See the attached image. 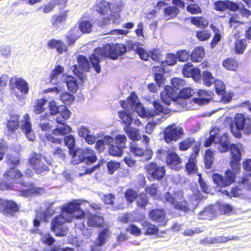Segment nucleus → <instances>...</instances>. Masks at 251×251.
<instances>
[{
	"mask_svg": "<svg viewBox=\"0 0 251 251\" xmlns=\"http://www.w3.org/2000/svg\"><path fill=\"white\" fill-rule=\"evenodd\" d=\"M79 29L84 33H89L92 31L93 24L89 20L81 21L79 23Z\"/></svg>",
	"mask_w": 251,
	"mask_h": 251,
	"instance_id": "3c124183",
	"label": "nucleus"
},
{
	"mask_svg": "<svg viewBox=\"0 0 251 251\" xmlns=\"http://www.w3.org/2000/svg\"><path fill=\"white\" fill-rule=\"evenodd\" d=\"M195 142L193 138H187L180 141L178 144V148L181 151L189 149Z\"/></svg>",
	"mask_w": 251,
	"mask_h": 251,
	"instance_id": "603ef678",
	"label": "nucleus"
},
{
	"mask_svg": "<svg viewBox=\"0 0 251 251\" xmlns=\"http://www.w3.org/2000/svg\"><path fill=\"white\" fill-rule=\"evenodd\" d=\"M171 83L172 86L177 91L185 85V81L180 78L174 77L171 79Z\"/></svg>",
	"mask_w": 251,
	"mask_h": 251,
	"instance_id": "0e129e2a",
	"label": "nucleus"
},
{
	"mask_svg": "<svg viewBox=\"0 0 251 251\" xmlns=\"http://www.w3.org/2000/svg\"><path fill=\"white\" fill-rule=\"evenodd\" d=\"M65 82L70 91L75 92L78 87L77 82L75 78L71 75H67Z\"/></svg>",
	"mask_w": 251,
	"mask_h": 251,
	"instance_id": "8fccbe9b",
	"label": "nucleus"
},
{
	"mask_svg": "<svg viewBox=\"0 0 251 251\" xmlns=\"http://www.w3.org/2000/svg\"><path fill=\"white\" fill-rule=\"evenodd\" d=\"M110 230L108 228H104L100 230L97 236L96 241L91 248V251H100L98 247L102 246L106 243L110 236Z\"/></svg>",
	"mask_w": 251,
	"mask_h": 251,
	"instance_id": "2eb2a0df",
	"label": "nucleus"
},
{
	"mask_svg": "<svg viewBox=\"0 0 251 251\" xmlns=\"http://www.w3.org/2000/svg\"><path fill=\"white\" fill-rule=\"evenodd\" d=\"M211 36V32L208 30H200L196 32V37L200 41H207Z\"/></svg>",
	"mask_w": 251,
	"mask_h": 251,
	"instance_id": "680f3d73",
	"label": "nucleus"
},
{
	"mask_svg": "<svg viewBox=\"0 0 251 251\" xmlns=\"http://www.w3.org/2000/svg\"><path fill=\"white\" fill-rule=\"evenodd\" d=\"M203 83L207 87H210L214 82V77L212 73L208 71H204L201 74Z\"/></svg>",
	"mask_w": 251,
	"mask_h": 251,
	"instance_id": "de8ad7c7",
	"label": "nucleus"
},
{
	"mask_svg": "<svg viewBox=\"0 0 251 251\" xmlns=\"http://www.w3.org/2000/svg\"><path fill=\"white\" fill-rule=\"evenodd\" d=\"M136 204L138 207L145 210L146 206L149 204V198L147 194L144 192L138 194L136 200Z\"/></svg>",
	"mask_w": 251,
	"mask_h": 251,
	"instance_id": "f704fd0d",
	"label": "nucleus"
},
{
	"mask_svg": "<svg viewBox=\"0 0 251 251\" xmlns=\"http://www.w3.org/2000/svg\"><path fill=\"white\" fill-rule=\"evenodd\" d=\"M104 219L100 215L89 214L87 219V226L91 227L101 228L103 226Z\"/></svg>",
	"mask_w": 251,
	"mask_h": 251,
	"instance_id": "aec40b11",
	"label": "nucleus"
},
{
	"mask_svg": "<svg viewBox=\"0 0 251 251\" xmlns=\"http://www.w3.org/2000/svg\"><path fill=\"white\" fill-rule=\"evenodd\" d=\"M39 234L41 236V240L43 243L48 246H51L54 243L55 240L50 232L44 233L40 231Z\"/></svg>",
	"mask_w": 251,
	"mask_h": 251,
	"instance_id": "09e8293b",
	"label": "nucleus"
},
{
	"mask_svg": "<svg viewBox=\"0 0 251 251\" xmlns=\"http://www.w3.org/2000/svg\"><path fill=\"white\" fill-rule=\"evenodd\" d=\"M41 158V155L37 153L33 152L31 154L30 157L29 158L28 163L33 170H40L39 168L37 167V165L42 162Z\"/></svg>",
	"mask_w": 251,
	"mask_h": 251,
	"instance_id": "4c0bfd02",
	"label": "nucleus"
},
{
	"mask_svg": "<svg viewBox=\"0 0 251 251\" xmlns=\"http://www.w3.org/2000/svg\"><path fill=\"white\" fill-rule=\"evenodd\" d=\"M210 27L213 31L214 34L210 42V47L211 48H214L221 41L222 36L220 29L213 24L210 25Z\"/></svg>",
	"mask_w": 251,
	"mask_h": 251,
	"instance_id": "e433bc0d",
	"label": "nucleus"
},
{
	"mask_svg": "<svg viewBox=\"0 0 251 251\" xmlns=\"http://www.w3.org/2000/svg\"><path fill=\"white\" fill-rule=\"evenodd\" d=\"M197 160L196 155L191 153L187 162L185 164V171L188 175L198 174V167L197 165Z\"/></svg>",
	"mask_w": 251,
	"mask_h": 251,
	"instance_id": "b1692460",
	"label": "nucleus"
},
{
	"mask_svg": "<svg viewBox=\"0 0 251 251\" xmlns=\"http://www.w3.org/2000/svg\"><path fill=\"white\" fill-rule=\"evenodd\" d=\"M150 218L153 221L164 226L167 223L166 212L163 208H154L150 211L149 213Z\"/></svg>",
	"mask_w": 251,
	"mask_h": 251,
	"instance_id": "f3484780",
	"label": "nucleus"
},
{
	"mask_svg": "<svg viewBox=\"0 0 251 251\" xmlns=\"http://www.w3.org/2000/svg\"><path fill=\"white\" fill-rule=\"evenodd\" d=\"M134 107L135 108V110L139 116L143 118H151L150 109L146 110L141 103H138L137 104L134 106Z\"/></svg>",
	"mask_w": 251,
	"mask_h": 251,
	"instance_id": "49530a36",
	"label": "nucleus"
},
{
	"mask_svg": "<svg viewBox=\"0 0 251 251\" xmlns=\"http://www.w3.org/2000/svg\"><path fill=\"white\" fill-rule=\"evenodd\" d=\"M189 19L191 23L199 28H204L209 25L208 21L203 16H191Z\"/></svg>",
	"mask_w": 251,
	"mask_h": 251,
	"instance_id": "7c9ffc66",
	"label": "nucleus"
},
{
	"mask_svg": "<svg viewBox=\"0 0 251 251\" xmlns=\"http://www.w3.org/2000/svg\"><path fill=\"white\" fill-rule=\"evenodd\" d=\"M141 225L143 229L145 230L144 234L146 235L157 234L159 232L158 227L148 221H144Z\"/></svg>",
	"mask_w": 251,
	"mask_h": 251,
	"instance_id": "473e14b6",
	"label": "nucleus"
},
{
	"mask_svg": "<svg viewBox=\"0 0 251 251\" xmlns=\"http://www.w3.org/2000/svg\"><path fill=\"white\" fill-rule=\"evenodd\" d=\"M126 51V46L122 43H107L102 47H98L94 50L93 53L89 57L92 67L97 73L101 71L100 57L109 58L116 60L119 55H122Z\"/></svg>",
	"mask_w": 251,
	"mask_h": 251,
	"instance_id": "f03ea898",
	"label": "nucleus"
},
{
	"mask_svg": "<svg viewBox=\"0 0 251 251\" xmlns=\"http://www.w3.org/2000/svg\"><path fill=\"white\" fill-rule=\"evenodd\" d=\"M129 151L133 155L141 157L144 156L145 153L147 154L146 159L147 160L151 158L153 152L151 150H148L145 151L142 148L139 147L138 145L134 142H131L129 145Z\"/></svg>",
	"mask_w": 251,
	"mask_h": 251,
	"instance_id": "a211bd4d",
	"label": "nucleus"
},
{
	"mask_svg": "<svg viewBox=\"0 0 251 251\" xmlns=\"http://www.w3.org/2000/svg\"><path fill=\"white\" fill-rule=\"evenodd\" d=\"M247 46L246 39H237L234 43V49L237 54L244 52Z\"/></svg>",
	"mask_w": 251,
	"mask_h": 251,
	"instance_id": "58836bf2",
	"label": "nucleus"
},
{
	"mask_svg": "<svg viewBox=\"0 0 251 251\" xmlns=\"http://www.w3.org/2000/svg\"><path fill=\"white\" fill-rule=\"evenodd\" d=\"M81 203L78 200H74L63 205L61 207L62 213L73 214L78 211L79 214L75 215L77 219H81L85 217L84 211L80 209Z\"/></svg>",
	"mask_w": 251,
	"mask_h": 251,
	"instance_id": "1a4fd4ad",
	"label": "nucleus"
},
{
	"mask_svg": "<svg viewBox=\"0 0 251 251\" xmlns=\"http://www.w3.org/2000/svg\"><path fill=\"white\" fill-rule=\"evenodd\" d=\"M85 152L84 149L77 148L69 152L72 156V163L74 165H77L83 162L86 160V156L84 155Z\"/></svg>",
	"mask_w": 251,
	"mask_h": 251,
	"instance_id": "412c9836",
	"label": "nucleus"
},
{
	"mask_svg": "<svg viewBox=\"0 0 251 251\" xmlns=\"http://www.w3.org/2000/svg\"><path fill=\"white\" fill-rule=\"evenodd\" d=\"M186 10L191 14H199L202 13L201 8L197 3H189L186 6Z\"/></svg>",
	"mask_w": 251,
	"mask_h": 251,
	"instance_id": "774afa93",
	"label": "nucleus"
},
{
	"mask_svg": "<svg viewBox=\"0 0 251 251\" xmlns=\"http://www.w3.org/2000/svg\"><path fill=\"white\" fill-rule=\"evenodd\" d=\"M153 105L154 109H150L151 118L159 115L161 113L164 114H168L171 111L170 109L167 107H164L159 101L155 100L153 101Z\"/></svg>",
	"mask_w": 251,
	"mask_h": 251,
	"instance_id": "cd10ccee",
	"label": "nucleus"
},
{
	"mask_svg": "<svg viewBox=\"0 0 251 251\" xmlns=\"http://www.w3.org/2000/svg\"><path fill=\"white\" fill-rule=\"evenodd\" d=\"M21 130L25 134L28 140L34 141L35 136L30 137V134L32 131V125L30 121L29 116L28 114H25L24 116V120L22 121L21 126Z\"/></svg>",
	"mask_w": 251,
	"mask_h": 251,
	"instance_id": "a878e982",
	"label": "nucleus"
},
{
	"mask_svg": "<svg viewBox=\"0 0 251 251\" xmlns=\"http://www.w3.org/2000/svg\"><path fill=\"white\" fill-rule=\"evenodd\" d=\"M224 68L228 71H236L239 68V63L235 58L228 57L222 62Z\"/></svg>",
	"mask_w": 251,
	"mask_h": 251,
	"instance_id": "c756f323",
	"label": "nucleus"
},
{
	"mask_svg": "<svg viewBox=\"0 0 251 251\" xmlns=\"http://www.w3.org/2000/svg\"><path fill=\"white\" fill-rule=\"evenodd\" d=\"M145 169L149 179L157 180L162 179L165 176L166 172L164 166L160 165L154 161L147 164Z\"/></svg>",
	"mask_w": 251,
	"mask_h": 251,
	"instance_id": "39448f33",
	"label": "nucleus"
},
{
	"mask_svg": "<svg viewBox=\"0 0 251 251\" xmlns=\"http://www.w3.org/2000/svg\"><path fill=\"white\" fill-rule=\"evenodd\" d=\"M78 65L84 72L90 71V64L87 58L83 55H79L77 57Z\"/></svg>",
	"mask_w": 251,
	"mask_h": 251,
	"instance_id": "a18cd8bd",
	"label": "nucleus"
},
{
	"mask_svg": "<svg viewBox=\"0 0 251 251\" xmlns=\"http://www.w3.org/2000/svg\"><path fill=\"white\" fill-rule=\"evenodd\" d=\"M84 150L85 152L84 155L86 156V159L87 160V163H88V162L94 163L97 161V156L95 151L92 149L89 148H86L84 149Z\"/></svg>",
	"mask_w": 251,
	"mask_h": 251,
	"instance_id": "e2e57ef3",
	"label": "nucleus"
},
{
	"mask_svg": "<svg viewBox=\"0 0 251 251\" xmlns=\"http://www.w3.org/2000/svg\"><path fill=\"white\" fill-rule=\"evenodd\" d=\"M177 91L170 85H166L164 90L160 94L162 101L167 105L171 104V101H175L177 100Z\"/></svg>",
	"mask_w": 251,
	"mask_h": 251,
	"instance_id": "4468645a",
	"label": "nucleus"
},
{
	"mask_svg": "<svg viewBox=\"0 0 251 251\" xmlns=\"http://www.w3.org/2000/svg\"><path fill=\"white\" fill-rule=\"evenodd\" d=\"M238 237L237 236H231V237H226L224 236H217L215 237H212V244H219V243H225L229 240H237Z\"/></svg>",
	"mask_w": 251,
	"mask_h": 251,
	"instance_id": "13d9d810",
	"label": "nucleus"
},
{
	"mask_svg": "<svg viewBox=\"0 0 251 251\" xmlns=\"http://www.w3.org/2000/svg\"><path fill=\"white\" fill-rule=\"evenodd\" d=\"M234 122L237 129L243 130L246 135L251 134V120L246 118L244 114L237 113L234 119Z\"/></svg>",
	"mask_w": 251,
	"mask_h": 251,
	"instance_id": "9d476101",
	"label": "nucleus"
},
{
	"mask_svg": "<svg viewBox=\"0 0 251 251\" xmlns=\"http://www.w3.org/2000/svg\"><path fill=\"white\" fill-rule=\"evenodd\" d=\"M71 116L70 111L65 106H64L61 110L60 115L56 118V121L58 124H64L66 120Z\"/></svg>",
	"mask_w": 251,
	"mask_h": 251,
	"instance_id": "a19ab883",
	"label": "nucleus"
},
{
	"mask_svg": "<svg viewBox=\"0 0 251 251\" xmlns=\"http://www.w3.org/2000/svg\"><path fill=\"white\" fill-rule=\"evenodd\" d=\"M68 10L64 11L63 12L53 15L50 19V23L52 27L57 29L60 25L66 22L68 18Z\"/></svg>",
	"mask_w": 251,
	"mask_h": 251,
	"instance_id": "6ab92c4d",
	"label": "nucleus"
},
{
	"mask_svg": "<svg viewBox=\"0 0 251 251\" xmlns=\"http://www.w3.org/2000/svg\"><path fill=\"white\" fill-rule=\"evenodd\" d=\"M4 186L7 189H12L13 184L23 176L22 172L17 167H9L3 175Z\"/></svg>",
	"mask_w": 251,
	"mask_h": 251,
	"instance_id": "0eeeda50",
	"label": "nucleus"
},
{
	"mask_svg": "<svg viewBox=\"0 0 251 251\" xmlns=\"http://www.w3.org/2000/svg\"><path fill=\"white\" fill-rule=\"evenodd\" d=\"M5 161L8 165H12V167H17L20 165L21 160L18 156L8 153Z\"/></svg>",
	"mask_w": 251,
	"mask_h": 251,
	"instance_id": "4d7b16f0",
	"label": "nucleus"
},
{
	"mask_svg": "<svg viewBox=\"0 0 251 251\" xmlns=\"http://www.w3.org/2000/svg\"><path fill=\"white\" fill-rule=\"evenodd\" d=\"M218 150L221 152H226L228 150L230 153L229 165L231 169H227L225 173V176L215 173L212 176L214 183L217 187L224 188L230 186L235 182L236 175L240 172V161L242 154L240 150L235 144L229 145L226 142L220 141Z\"/></svg>",
	"mask_w": 251,
	"mask_h": 251,
	"instance_id": "f257e3e1",
	"label": "nucleus"
},
{
	"mask_svg": "<svg viewBox=\"0 0 251 251\" xmlns=\"http://www.w3.org/2000/svg\"><path fill=\"white\" fill-rule=\"evenodd\" d=\"M124 130L129 139L134 141H139L141 139L139 130L136 127H131L128 126H125L124 127Z\"/></svg>",
	"mask_w": 251,
	"mask_h": 251,
	"instance_id": "bb28decb",
	"label": "nucleus"
},
{
	"mask_svg": "<svg viewBox=\"0 0 251 251\" xmlns=\"http://www.w3.org/2000/svg\"><path fill=\"white\" fill-rule=\"evenodd\" d=\"M124 197L128 204H132L137 199V192L133 189L127 188L124 192Z\"/></svg>",
	"mask_w": 251,
	"mask_h": 251,
	"instance_id": "79ce46f5",
	"label": "nucleus"
},
{
	"mask_svg": "<svg viewBox=\"0 0 251 251\" xmlns=\"http://www.w3.org/2000/svg\"><path fill=\"white\" fill-rule=\"evenodd\" d=\"M183 134V128L173 123L165 128L163 133V139L167 144H171L179 139Z\"/></svg>",
	"mask_w": 251,
	"mask_h": 251,
	"instance_id": "423d86ee",
	"label": "nucleus"
},
{
	"mask_svg": "<svg viewBox=\"0 0 251 251\" xmlns=\"http://www.w3.org/2000/svg\"><path fill=\"white\" fill-rule=\"evenodd\" d=\"M214 6L216 11L221 12L226 9L235 12L239 9V6L236 2L228 0L216 1L214 2Z\"/></svg>",
	"mask_w": 251,
	"mask_h": 251,
	"instance_id": "dca6fc26",
	"label": "nucleus"
},
{
	"mask_svg": "<svg viewBox=\"0 0 251 251\" xmlns=\"http://www.w3.org/2000/svg\"><path fill=\"white\" fill-rule=\"evenodd\" d=\"M179 13V9L175 6H169L164 9V16L168 19L176 17Z\"/></svg>",
	"mask_w": 251,
	"mask_h": 251,
	"instance_id": "ea45409f",
	"label": "nucleus"
},
{
	"mask_svg": "<svg viewBox=\"0 0 251 251\" xmlns=\"http://www.w3.org/2000/svg\"><path fill=\"white\" fill-rule=\"evenodd\" d=\"M217 208L220 214L223 215H228L233 211V207L228 204L219 203Z\"/></svg>",
	"mask_w": 251,
	"mask_h": 251,
	"instance_id": "338daca9",
	"label": "nucleus"
},
{
	"mask_svg": "<svg viewBox=\"0 0 251 251\" xmlns=\"http://www.w3.org/2000/svg\"><path fill=\"white\" fill-rule=\"evenodd\" d=\"M63 126L62 127H57L54 128L52 130V133L53 135L56 136L62 135L64 136L67 134L70 133L72 131V128L71 126L68 125H66V123L64 124H61Z\"/></svg>",
	"mask_w": 251,
	"mask_h": 251,
	"instance_id": "c03bdc74",
	"label": "nucleus"
},
{
	"mask_svg": "<svg viewBox=\"0 0 251 251\" xmlns=\"http://www.w3.org/2000/svg\"><path fill=\"white\" fill-rule=\"evenodd\" d=\"M115 1L116 0H96L94 10L101 16L121 12L124 7L122 1L116 2Z\"/></svg>",
	"mask_w": 251,
	"mask_h": 251,
	"instance_id": "7ed1b4c3",
	"label": "nucleus"
},
{
	"mask_svg": "<svg viewBox=\"0 0 251 251\" xmlns=\"http://www.w3.org/2000/svg\"><path fill=\"white\" fill-rule=\"evenodd\" d=\"M108 153L114 156H121L123 153V148L116 144L115 145L111 143L109 145Z\"/></svg>",
	"mask_w": 251,
	"mask_h": 251,
	"instance_id": "864d4df0",
	"label": "nucleus"
},
{
	"mask_svg": "<svg viewBox=\"0 0 251 251\" xmlns=\"http://www.w3.org/2000/svg\"><path fill=\"white\" fill-rule=\"evenodd\" d=\"M10 118L7 121L6 127L9 132L13 133L19 127L20 116L15 113H10Z\"/></svg>",
	"mask_w": 251,
	"mask_h": 251,
	"instance_id": "4be33fe9",
	"label": "nucleus"
},
{
	"mask_svg": "<svg viewBox=\"0 0 251 251\" xmlns=\"http://www.w3.org/2000/svg\"><path fill=\"white\" fill-rule=\"evenodd\" d=\"M176 58L179 62H186L190 57V52L186 50H178L176 52Z\"/></svg>",
	"mask_w": 251,
	"mask_h": 251,
	"instance_id": "bf43d9fd",
	"label": "nucleus"
},
{
	"mask_svg": "<svg viewBox=\"0 0 251 251\" xmlns=\"http://www.w3.org/2000/svg\"><path fill=\"white\" fill-rule=\"evenodd\" d=\"M119 117L122 120L125 126H130L132 122V118L129 113H127L124 110H121L118 112Z\"/></svg>",
	"mask_w": 251,
	"mask_h": 251,
	"instance_id": "6e6d98bb",
	"label": "nucleus"
},
{
	"mask_svg": "<svg viewBox=\"0 0 251 251\" xmlns=\"http://www.w3.org/2000/svg\"><path fill=\"white\" fill-rule=\"evenodd\" d=\"M47 46L50 49H55L59 54L68 50L67 46L61 40L50 39L48 42Z\"/></svg>",
	"mask_w": 251,
	"mask_h": 251,
	"instance_id": "393cba45",
	"label": "nucleus"
},
{
	"mask_svg": "<svg viewBox=\"0 0 251 251\" xmlns=\"http://www.w3.org/2000/svg\"><path fill=\"white\" fill-rule=\"evenodd\" d=\"M113 142V138L109 135L104 136L103 139L98 140L96 142L95 148L99 152H103L106 145H109Z\"/></svg>",
	"mask_w": 251,
	"mask_h": 251,
	"instance_id": "c85d7f7f",
	"label": "nucleus"
},
{
	"mask_svg": "<svg viewBox=\"0 0 251 251\" xmlns=\"http://www.w3.org/2000/svg\"><path fill=\"white\" fill-rule=\"evenodd\" d=\"M47 100L44 98L37 99L36 103L33 106V111L36 114H39L43 112L45 110L44 107Z\"/></svg>",
	"mask_w": 251,
	"mask_h": 251,
	"instance_id": "5fc2aeb1",
	"label": "nucleus"
},
{
	"mask_svg": "<svg viewBox=\"0 0 251 251\" xmlns=\"http://www.w3.org/2000/svg\"><path fill=\"white\" fill-rule=\"evenodd\" d=\"M21 185L24 187H28L27 189H23L21 191V195L24 197H28L34 194L39 195L42 190L41 188L35 187L33 183H29L27 185L25 183L22 182Z\"/></svg>",
	"mask_w": 251,
	"mask_h": 251,
	"instance_id": "5701e85b",
	"label": "nucleus"
},
{
	"mask_svg": "<svg viewBox=\"0 0 251 251\" xmlns=\"http://www.w3.org/2000/svg\"><path fill=\"white\" fill-rule=\"evenodd\" d=\"M152 69L154 71V80L157 85L160 87L164 85L165 80V77L163 75V71H161V73H158L162 69L160 66H153Z\"/></svg>",
	"mask_w": 251,
	"mask_h": 251,
	"instance_id": "72a5a7b5",
	"label": "nucleus"
},
{
	"mask_svg": "<svg viewBox=\"0 0 251 251\" xmlns=\"http://www.w3.org/2000/svg\"><path fill=\"white\" fill-rule=\"evenodd\" d=\"M158 185L157 183H152L147 186L145 188L146 194H148L153 198L156 197L158 195Z\"/></svg>",
	"mask_w": 251,
	"mask_h": 251,
	"instance_id": "052dcab7",
	"label": "nucleus"
},
{
	"mask_svg": "<svg viewBox=\"0 0 251 251\" xmlns=\"http://www.w3.org/2000/svg\"><path fill=\"white\" fill-rule=\"evenodd\" d=\"M205 55L204 48L202 47H196L190 53L191 60L193 62H201Z\"/></svg>",
	"mask_w": 251,
	"mask_h": 251,
	"instance_id": "2f4dec72",
	"label": "nucleus"
},
{
	"mask_svg": "<svg viewBox=\"0 0 251 251\" xmlns=\"http://www.w3.org/2000/svg\"><path fill=\"white\" fill-rule=\"evenodd\" d=\"M20 211V205L14 201L0 198V213L6 216H13Z\"/></svg>",
	"mask_w": 251,
	"mask_h": 251,
	"instance_id": "6e6552de",
	"label": "nucleus"
},
{
	"mask_svg": "<svg viewBox=\"0 0 251 251\" xmlns=\"http://www.w3.org/2000/svg\"><path fill=\"white\" fill-rule=\"evenodd\" d=\"M165 163L170 169L179 171L182 168V159L175 151H167Z\"/></svg>",
	"mask_w": 251,
	"mask_h": 251,
	"instance_id": "9b49d317",
	"label": "nucleus"
},
{
	"mask_svg": "<svg viewBox=\"0 0 251 251\" xmlns=\"http://www.w3.org/2000/svg\"><path fill=\"white\" fill-rule=\"evenodd\" d=\"M164 198L166 201L173 205L175 208L180 210L183 209L184 201L182 194L174 192L172 195L171 193L167 192L165 194Z\"/></svg>",
	"mask_w": 251,
	"mask_h": 251,
	"instance_id": "ddd939ff",
	"label": "nucleus"
},
{
	"mask_svg": "<svg viewBox=\"0 0 251 251\" xmlns=\"http://www.w3.org/2000/svg\"><path fill=\"white\" fill-rule=\"evenodd\" d=\"M9 87L11 90L18 89L21 93L27 94L29 91L28 83L22 77L16 76L10 78Z\"/></svg>",
	"mask_w": 251,
	"mask_h": 251,
	"instance_id": "f8f14e48",
	"label": "nucleus"
},
{
	"mask_svg": "<svg viewBox=\"0 0 251 251\" xmlns=\"http://www.w3.org/2000/svg\"><path fill=\"white\" fill-rule=\"evenodd\" d=\"M71 221L66 218L62 214L54 217L51 221L50 229L56 236H66L69 228L66 224Z\"/></svg>",
	"mask_w": 251,
	"mask_h": 251,
	"instance_id": "20e7f679",
	"label": "nucleus"
},
{
	"mask_svg": "<svg viewBox=\"0 0 251 251\" xmlns=\"http://www.w3.org/2000/svg\"><path fill=\"white\" fill-rule=\"evenodd\" d=\"M131 47L133 49L136 47V48L134 49L136 53L139 55V57L141 59L145 61H147L149 60L150 54L144 48L140 46L138 43H135L132 44Z\"/></svg>",
	"mask_w": 251,
	"mask_h": 251,
	"instance_id": "37998d69",
	"label": "nucleus"
},
{
	"mask_svg": "<svg viewBox=\"0 0 251 251\" xmlns=\"http://www.w3.org/2000/svg\"><path fill=\"white\" fill-rule=\"evenodd\" d=\"M214 151L211 148L206 149L205 151L204 162L205 167L207 169H210L213 165L214 158Z\"/></svg>",
	"mask_w": 251,
	"mask_h": 251,
	"instance_id": "c9c22d12",
	"label": "nucleus"
},
{
	"mask_svg": "<svg viewBox=\"0 0 251 251\" xmlns=\"http://www.w3.org/2000/svg\"><path fill=\"white\" fill-rule=\"evenodd\" d=\"M64 141L65 145L69 149V152L75 149V139L73 135H69L65 136L64 138Z\"/></svg>",
	"mask_w": 251,
	"mask_h": 251,
	"instance_id": "69168bd1",
	"label": "nucleus"
}]
</instances>
